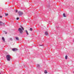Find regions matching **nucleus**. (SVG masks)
Segmentation results:
<instances>
[{
    "label": "nucleus",
    "instance_id": "obj_1",
    "mask_svg": "<svg viewBox=\"0 0 74 74\" xmlns=\"http://www.w3.org/2000/svg\"><path fill=\"white\" fill-rule=\"evenodd\" d=\"M21 28H19L18 29V31L21 34H23V30H24V28L22 26V25H20Z\"/></svg>",
    "mask_w": 74,
    "mask_h": 74
},
{
    "label": "nucleus",
    "instance_id": "obj_2",
    "mask_svg": "<svg viewBox=\"0 0 74 74\" xmlns=\"http://www.w3.org/2000/svg\"><path fill=\"white\" fill-rule=\"evenodd\" d=\"M11 56L10 55H7L6 56V59L8 61H10V59H11Z\"/></svg>",
    "mask_w": 74,
    "mask_h": 74
},
{
    "label": "nucleus",
    "instance_id": "obj_3",
    "mask_svg": "<svg viewBox=\"0 0 74 74\" xmlns=\"http://www.w3.org/2000/svg\"><path fill=\"white\" fill-rule=\"evenodd\" d=\"M18 13L19 14V16H22L23 14V13L22 12L19 11L18 12Z\"/></svg>",
    "mask_w": 74,
    "mask_h": 74
},
{
    "label": "nucleus",
    "instance_id": "obj_4",
    "mask_svg": "<svg viewBox=\"0 0 74 74\" xmlns=\"http://www.w3.org/2000/svg\"><path fill=\"white\" fill-rule=\"evenodd\" d=\"M18 49L15 48H14L12 49V51H14V52H15L16 51H17Z\"/></svg>",
    "mask_w": 74,
    "mask_h": 74
},
{
    "label": "nucleus",
    "instance_id": "obj_5",
    "mask_svg": "<svg viewBox=\"0 0 74 74\" xmlns=\"http://www.w3.org/2000/svg\"><path fill=\"white\" fill-rule=\"evenodd\" d=\"M15 39L17 40V41H18L19 40V38L18 37H15Z\"/></svg>",
    "mask_w": 74,
    "mask_h": 74
},
{
    "label": "nucleus",
    "instance_id": "obj_6",
    "mask_svg": "<svg viewBox=\"0 0 74 74\" xmlns=\"http://www.w3.org/2000/svg\"><path fill=\"white\" fill-rule=\"evenodd\" d=\"M45 34L46 36H47V35H48V32H45Z\"/></svg>",
    "mask_w": 74,
    "mask_h": 74
},
{
    "label": "nucleus",
    "instance_id": "obj_7",
    "mask_svg": "<svg viewBox=\"0 0 74 74\" xmlns=\"http://www.w3.org/2000/svg\"><path fill=\"white\" fill-rule=\"evenodd\" d=\"M2 40H3L4 42H5V39H4V37H2Z\"/></svg>",
    "mask_w": 74,
    "mask_h": 74
},
{
    "label": "nucleus",
    "instance_id": "obj_8",
    "mask_svg": "<svg viewBox=\"0 0 74 74\" xmlns=\"http://www.w3.org/2000/svg\"><path fill=\"white\" fill-rule=\"evenodd\" d=\"M25 32L26 33V34L27 35H28L29 34V33H28V32L27 30H25Z\"/></svg>",
    "mask_w": 74,
    "mask_h": 74
},
{
    "label": "nucleus",
    "instance_id": "obj_9",
    "mask_svg": "<svg viewBox=\"0 0 74 74\" xmlns=\"http://www.w3.org/2000/svg\"><path fill=\"white\" fill-rule=\"evenodd\" d=\"M63 16L64 17H66L67 16L65 15V14L63 13Z\"/></svg>",
    "mask_w": 74,
    "mask_h": 74
},
{
    "label": "nucleus",
    "instance_id": "obj_10",
    "mask_svg": "<svg viewBox=\"0 0 74 74\" xmlns=\"http://www.w3.org/2000/svg\"><path fill=\"white\" fill-rule=\"evenodd\" d=\"M44 73L45 74H47V71L46 70H45L44 71Z\"/></svg>",
    "mask_w": 74,
    "mask_h": 74
},
{
    "label": "nucleus",
    "instance_id": "obj_11",
    "mask_svg": "<svg viewBox=\"0 0 74 74\" xmlns=\"http://www.w3.org/2000/svg\"><path fill=\"white\" fill-rule=\"evenodd\" d=\"M3 32H4V33H5V34H7V32H6L5 31H3Z\"/></svg>",
    "mask_w": 74,
    "mask_h": 74
},
{
    "label": "nucleus",
    "instance_id": "obj_12",
    "mask_svg": "<svg viewBox=\"0 0 74 74\" xmlns=\"http://www.w3.org/2000/svg\"><path fill=\"white\" fill-rule=\"evenodd\" d=\"M67 57H68V56H67V55H66L65 56V59H67Z\"/></svg>",
    "mask_w": 74,
    "mask_h": 74
},
{
    "label": "nucleus",
    "instance_id": "obj_13",
    "mask_svg": "<svg viewBox=\"0 0 74 74\" xmlns=\"http://www.w3.org/2000/svg\"><path fill=\"white\" fill-rule=\"evenodd\" d=\"M2 22H1L0 21V26H1V25H2V24H1V23H2Z\"/></svg>",
    "mask_w": 74,
    "mask_h": 74
},
{
    "label": "nucleus",
    "instance_id": "obj_14",
    "mask_svg": "<svg viewBox=\"0 0 74 74\" xmlns=\"http://www.w3.org/2000/svg\"><path fill=\"white\" fill-rule=\"evenodd\" d=\"M30 31H32L33 30V29L32 28H30Z\"/></svg>",
    "mask_w": 74,
    "mask_h": 74
},
{
    "label": "nucleus",
    "instance_id": "obj_15",
    "mask_svg": "<svg viewBox=\"0 0 74 74\" xmlns=\"http://www.w3.org/2000/svg\"><path fill=\"white\" fill-rule=\"evenodd\" d=\"M9 39L10 41H12V39L11 38H10Z\"/></svg>",
    "mask_w": 74,
    "mask_h": 74
},
{
    "label": "nucleus",
    "instance_id": "obj_16",
    "mask_svg": "<svg viewBox=\"0 0 74 74\" xmlns=\"http://www.w3.org/2000/svg\"><path fill=\"white\" fill-rule=\"evenodd\" d=\"M5 16H8V14L5 13Z\"/></svg>",
    "mask_w": 74,
    "mask_h": 74
},
{
    "label": "nucleus",
    "instance_id": "obj_17",
    "mask_svg": "<svg viewBox=\"0 0 74 74\" xmlns=\"http://www.w3.org/2000/svg\"><path fill=\"white\" fill-rule=\"evenodd\" d=\"M19 19V17H17L16 18V20H18Z\"/></svg>",
    "mask_w": 74,
    "mask_h": 74
},
{
    "label": "nucleus",
    "instance_id": "obj_18",
    "mask_svg": "<svg viewBox=\"0 0 74 74\" xmlns=\"http://www.w3.org/2000/svg\"><path fill=\"white\" fill-rule=\"evenodd\" d=\"M37 67H40V65L38 64L37 65Z\"/></svg>",
    "mask_w": 74,
    "mask_h": 74
},
{
    "label": "nucleus",
    "instance_id": "obj_19",
    "mask_svg": "<svg viewBox=\"0 0 74 74\" xmlns=\"http://www.w3.org/2000/svg\"><path fill=\"white\" fill-rule=\"evenodd\" d=\"M39 46H40V47H41L42 46H43V45H39Z\"/></svg>",
    "mask_w": 74,
    "mask_h": 74
},
{
    "label": "nucleus",
    "instance_id": "obj_20",
    "mask_svg": "<svg viewBox=\"0 0 74 74\" xmlns=\"http://www.w3.org/2000/svg\"><path fill=\"white\" fill-rule=\"evenodd\" d=\"M15 12L16 13L17 12H18V10H16L15 11Z\"/></svg>",
    "mask_w": 74,
    "mask_h": 74
},
{
    "label": "nucleus",
    "instance_id": "obj_21",
    "mask_svg": "<svg viewBox=\"0 0 74 74\" xmlns=\"http://www.w3.org/2000/svg\"><path fill=\"white\" fill-rule=\"evenodd\" d=\"M47 7H48V8H50V6H48Z\"/></svg>",
    "mask_w": 74,
    "mask_h": 74
},
{
    "label": "nucleus",
    "instance_id": "obj_22",
    "mask_svg": "<svg viewBox=\"0 0 74 74\" xmlns=\"http://www.w3.org/2000/svg\"><path fill=\"white\" fill-rule=\"evenodd\" d=\"M2 17H3V16H0V18H2Z\"/></svg>",
    "mask_w": 74,
    "mask_h": 74
},
{
    "label": "nucleus",
    "instance_id": "obj_23",
    "mask_svg": "<svg viewBox=\"0 0 74 74\" xmlns=\"http://www.w3.org/2000/svg\"><path fill=\"white\" fill-rule=\"evenodd\" d=\"M4 23H3V25H4Z\"/></svg>",
    "mask_w": 74,
    "mask_h": 74
},
{
    "label": "nucleus",
    "instance_id": "obj_24",
    "mask_svg": "<svg viewBox=\"0 0 74 74\" xmlns=\"http://www.w3.org/2000/svg\"><path fill=\"white\" fill-rule=\"evenodd\" d=\"M73 73H74V71H73Z\"/></svg>",
    "mask_w": 74,
    "mask_h": 74
},
{
    "label": "nucleus",
    "instance_id": "obj_25",
    "mask_svg": "<svg viewBox=\"0 0 74 74\" xmlns=\"http://www.w3.org/2000/svg\"><path fill=\"white\" fill-rule=\"evenodd\" d=\"M24 67H25V66H24Z\"/></svg>",
    "mask_w": 74,
    "mask_h": 74
},
{
    "label": "nucleus",
    "instance_id": "obj_26",
    "mask_svg": "<svg viewBox=\"0 0 74 74\" xmlns=\"http://www.w3.org/2000/svg\"><path fill=\"white\" fill-rule=\"evenodd\" d=\"M0 74H1V73H0Z\"/></svg>",
    "mask_w": 74,
    "mask_h": 74
}]
</instances>
